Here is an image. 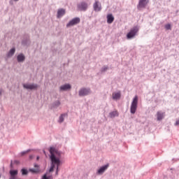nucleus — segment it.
<instances>
[{
	"label": "nucleus",
	"mask_w": 179,
	"mask_h": 179,
	"mask_svg": "<svg viewBox=\"0 0 179 179\" xmlns=\"http://www.w3.org/2000/svg\"><path fill=\"white\" fill-rule=\"evenodd\" d=\"M65 15V9L60 8L57 11V17H62Z\"/></svg>",
	"instance_id": "15"
},
{
	"label": "nucleus",
	"mask_w": 179,
	"mask_h": 179,
	"mask_svg": "<svg viewBox=\"0 0 179 179\" xmlns=\"http://www.w3.org/2000/svg\"><path fill=\"white\" fill-rule=\"evenodd\" d=\"M118 115H119V113H118V111L117 110L110 112L109 113L110 118H115V117H118Z\"/></svg>",
	"instance_id": "16"
},
{
	"label": "nucleus",
	"mask_w": 179,
	"mask_h": 179,
	"mask_svg": "<svg viewBox=\"0 0 179 179\" xmlns=\"http://www.w3.org/2000/svg\"><path fill=\"white\" fill-rule=\"evenodd\" d=\"M21 173L22 176H27V174H29V171H27V169H22L21 170Z\"/></svg>",
	"instance_id": "20"
},
{
	"label": "nucleus",
	"mask_w": 179,
	"mask_h": 179,
	"mask_svg": "<svg viewBox=\"0 0 179 179\" xmlns=\"http://www.w3.org/2000/svg\"><path fill=\"white\" fill-rule=\"evenodd\" d=\"M15 48H12L9 52H8V57H12V55H13V54H15Z\"/></svg>",
	"instance_id": "21"
},
{
	"label": "nucleus",
	"mask_w": 179,
	"mask_h": 179,
	"mask_svg": "<svg viewBox=\"0 0 179 179\" xmlns=\"http://www.w3.org/2000/svg\"><path fill=\"white\" fill-rule=\"evenodd\" d=\"M18 62H23L24 61V55L20 54L17 57Z\"/></svg>",
	"instance_id": "18"
},
{
	"label": "nucleus",
	"mask_w": 179,
	"mask_h": 179,
	"mask_svg": "<svg viewBox=\"0 0 179 179\" xmlns=\"http://www.w3.org/2000/svg\"><path fill=\"white\" fill-rule=\"evenodd\" d=\"M108 164L104 165L98 170V174H103L108 169Z\"/></svg>",
	"instance_id": "14"
},
{
	"label": "nucleus",
	"mask_w": 179,
	"mask_h": 179,
	"mask_svg": "<svg viewBox=\"0 0 179 179\" xmlns=\"http://www.w3.org/2000/svg\"><path fill=\"white\" fill-rule=\"evenodd\" d=\"M65 115H66V114L61 115V116L59 117V122H64V117H65Z\"/></svg>",
	"instance_id": "23"
},
{
	"label": "nucleus",
	"mask_w": 179,
	"mask_h": 179,
	"mask_svg": "<svg viewBox=\"0 0 179 179\" xmlns=\"http://www.w3.org/2000/svg\"><path fill=\"white\" fill-rule=\"evenodd\" d=\"M29 152H30V150H28L27 151H24V152H21V155L24 156V155H27V153H29Z\"/></svg>",
	"instance_id": "25"
},
{
	"label": "nucleus",
	"mask_w": 179,
	"mask_h": 179,
	"mask_svg": "<svg viewBox=\"0 0 179 179\" xmlns=\"http://www.w3.org/2000/svg\"><path fill=\"white\" fill-rule=\"evenodd\" d=\"M91 91L90 89L89 88H81L79 90L78 94L80 97L83 96H87V94H90Z\"/></svg>",
	"instance_id": "5"
},
{
	"label": "nucleus",
	"mask_w": 179,
	"mask_h": 179,
	"mask_svg": "<svg viewBox=\"0 0 179 179\" xmlns=\"http://www.w3.org/2000/svg\"><path fill=\"white\" fill-rule=\"evenodd\" d=\"M49 152L50 153V159L52 162V166L50 169V172L54 171V168L55 167V165L57 167H59V164H61V161L59 160V158L57 157L58 155V151L55 150V148L51 147L49 150Z\"/></svg>",
	"instance_id": "1"
},
{
	"label": "nucleus",
	"mask_w": 179,
	"mask_h": 179,
	"mask_svg": "<svg viewBox=\"0 0 179 179\" xmlns=\"http://www.w3.org/2000/svg\"><path fill=\"white\" fill-rule=\"evenodd\" d=\"M59 166H57L56 176H58V169Z\"/></svg>",
	"instance_id": "28"
},
{
	"label": "nucleus",
	"mask_w": 179,
	"mask_h": 179,
	"mask_svg": "<svg viewBox=\"0 0 179 179\" xmlns=\"http://www.w3.org/2000/svg\"><path fill=\"white\" fill-rule=\"evenodd\" d=\"M94 10L95 12H100L101 10V3L99 1H95L93 4Z\"/></svg>",
	"instance_id": "7"
},
{
	"label": "nucleus",
	"mask_w": 179,
	"mask_h": 179,
	"mask_svg": "<svg viewBox=\"0 0 179 179\" xmlns=\"http://www.w3.org/2000/svg\"><path fill=\"white\" fill-rule=\"evenodd\" d=\"M108 69V68L104 67V68L102 69V71L104 72V71H107Z\"/></svg>",
	"instance_id": "27"
},
{
	"label": "nucleus",
	"mask_w": 179,
	"mask_h": 179,
	"mask_svg": "<svg viewBox=\"0 0 179 179\" xmlns=\"http://www.w3.org/2000/svg\"><path fill=\"white\" fill-rule=\"evenodd\" d=\"M36 159H37V160H38V159H40V157H37V158H36Z\"/></svg>",
	"instance_id": "30"
},
{
	"label": "nucleus",
	"mask_w": 179,
	"mask_h": 179,
	"mask_svg": "<svg viewBox=\"0 0 179 179\" xmlns=\"http://www.w3.org/2000/svg\"><path fill=\"white\" fill-rule=\"evenodd\" d=\"M44 154L45 155V151H44Z\"/></svg>",
	"instance_id": "32"
},
{
	"label": "nucleus",
	"mask_w": 179,
	"mask_h": 179,
	"mask_svg": "<svg viewBox=\"0 0 179 179\" xmlns=\"http://www.w3.org/2000/svg\"><path fill=\"white\" fill-rule=\"evenodd\" d=\"M113 100H120L121 99V92H113L112 94Z\"/></svg>",
	"instance_id": "13"
},
{
	"label": "nucleus",
	"mask_w": 179,
	"mask_h": 179,
	"mask_svg": "<svg viewBox=\"0 0 179 179\" xmlns=\"http://www.w3.org/2000/svg\"><path fill=\"white\" fill-rule=\"evenodd\" d=\"M23 87L29 90H34L38 87V85L37 84H24Z\"/></svg>",
	"instance_id": "6"
},
{
	"label": "nucleus",
	"mask_w": 179,
	"mask_h": 179,
	"mask_svg": "<svg viewBox=\"0 0 179 179\" xmlns=\"http://www.w3.org/2000/svg\"><path fill=\"white\" fill-rule=\"evenodd\" d=\"M79 10H86L87 9V3L82 2L78 5Z\"/></svg>",
	"instance_id": "10"
},
{
	"label": "nucleus",
	"mask_w": 179,
	"mask_h": 179,
	"mask_svg": "<svg viewBox=\"0 0 179 179\" xmlns=\"http://www.w3.org/2000/svg\"><path fill=\"white\" fill-rule=\"evenodd\" d=\"M106 18H107V23L108 24H111V23L114 22V15H113V14H108Z\"/></svg>",
	"instance_id": "12"
},
{
	"label": "nucleus",
	"mask_w": 179,
	"mask_h": 179,
	"mask_svg": "<svg viewBox=\"0 0 179 179\" xmlns=\"http://www.w3.org/2000/svg\"><path fill=\"white\" fill-rule=\"evenodd\" d=\"M80 23V18L75 17L72 19L67 24L66 27H71V26H75L76 24H79Z\"/></svg>",
	"instance_id": "4"
},
{
	"label": "nucleus",
	"mask_w": 179,
	"mask_h": 179,
	"mask_svg": "<svg viewBox=\"0 0 179 179\" xmlns=\"http://www.w3.org/2000/svg\"><path fill=\"white\" fill-rule=\"evenodd\" d=\"M34 167H35V169H29V171H30V173H32L33 174H37V173H38L40 171V169L38 168V165L35 164Z\"/></svg>",
	"instance_id": "11"
},
{
	"label": "nucleus",
	"mask_w": 179,
	"mask_h": 179,
	"mask_svg": "<svg viewBox=\"0 0 179 179\" xmlns=\"http://www.w3.org/2000/svg\"><path fill=\"white\" fill-rule=\"evenodd\" d=\"M71 89V85L66 84L60 87V90H69Z\"/></svg>",
	"instance_id": "17"
},
{
	"label": "nucleus",
	"mask_w": 179,
	"mask_h": 179,
	"mask_svg": "<svg viewBox=\"0 0 179 179\" xmlns=\"http://www.w3.org/2000/svg\"><path fill=\"white\" fill-rule=\"evenodd\" d=\"M165 29L166 30H171V25H170V24H167L166 25H165Z\"/></svg>",
	"instance_id": "24"
},
{
	"label": "nucleus",
	"mask_w": 179,
	"mask_h": 179,
	"mask_svg": "<svg viewBox=\"0 0 179 179\" xmlns=\"http://www.w3.org/2000/svg\"><path fill=\"white\" fill-rule=\"evenodd\" d=\"M156 115H157V120L162 121V120H164V118L166 117V112L159 110V111L157 112Z\"/></svg>",
	"instance_id": "8"
},
{
	"label": "nucleus",
	"mask_w": 179,
	"mask_h": 179,
	"mask_svg": "<svg viewBox=\"0 0 179 179\" xmlns=\"http://www.w3.org/2000/svg\"><path fill=\"white\" fill-rule=\"evenodd\" d=\"M138 108V96H136L133 101L131 102L130 111L131 114H135L136 113V109Z\"/></svg>",
	"instance_id": "2"
},
{
	"label": "nucleus",
	"mask_w": 179,
	"mask_h": 179,
	"mask_svg": "<svg viewBox=\"0 0 179 179\" xmlns=\"http://www.w3.org/2000/svg\"><path fill=\"white\" fill-rule=\"evenodd\" d=\"M10 176H17V170H11L10 171Z\"/></svg>",
	"instance_id": "19"
},
{
	"label": "nucleus",
	"mask_w": 179,
	"mask_h": 179,
	"mask_svg": "<svg viewBox=\"0 0 179 179\" xmlns=\"http://www.w3.org/2000/svg\"><path fill=\"white\" fill-rule=\"evenodd\" d=\"M139 31V29L135 27L130 29L129 32L127 34V37L128 39L134 38L136 36V34Z\"/></svg>",
	"instance_id": "3"
},
{
	"label": "nucleus",
	"mask_w": 179,
	"mask_h": 179,
	"mask_svg": "<svg viewBox=\"0 0 179 179\" xmlns=\"http://www.w3.org/2000/svg\"><path fill=\"white\" fill-rule=\"evenodd\" d=\"M61 104V102H59V101H57L56 103H55V106L57 107H58V106H59Z\"/></svg>",
	"instance_id": "26"
},
{
	"label": "nucleus",
	"mask_w": 179,
	"mask_h": 179,
	"mask_svg": "<svg viewBox=\"0 0 179 179\" xmlns=\"http://www.w3.org/2000/svg\"><path fill=\"white\" fill-rule=\"evenodd\" d=\"M149 3V0H140L138 6V8H146V6Z\"/></svg>",
	"instance_id": "9"
},
{
	"label": "nucleus",
	"mask_w": 179,
	"mask_h": 179,
	"mask_svg": "<svg viewBox=\"0 0 179 179\" xmlns=\"http://www.w3.org/2000/svg\"><path fill=\"white\" fill-rule=\"evenodd\" d=\"M29 157H30V159H33V156H31V155Z\"/></svg>",
	"instance_id": "29"
},
{
	"label": "nucleus",
	"mask_w": 179,
	"mask_h": 179,
	"mask_svg": "<svg viewBox=\"0 0 179 179\" xmlns=\"http://www.w3.org/2000/svg\"><path fill=\"white\" fill-rule=\"evenodd\" d=\"M41 179H52V176H48L47 173H45L42 176Z\"/></svg>",
	"instance_id": "22"
},
{
	"label": "nucleus",
	"mask_w": 179,
	"mask_h": 179,
	"mask_svg": "<svg viewBox=\"0 0 179 179\" xmlns=\"http://www.w3.org/2000/svg\"><path fill=\"white\" fill-rule=\"evenodd\" d=\"M14 1H19V0H14Z\"/></svg>",
	"instance_id": "31"
}]
</instances>
